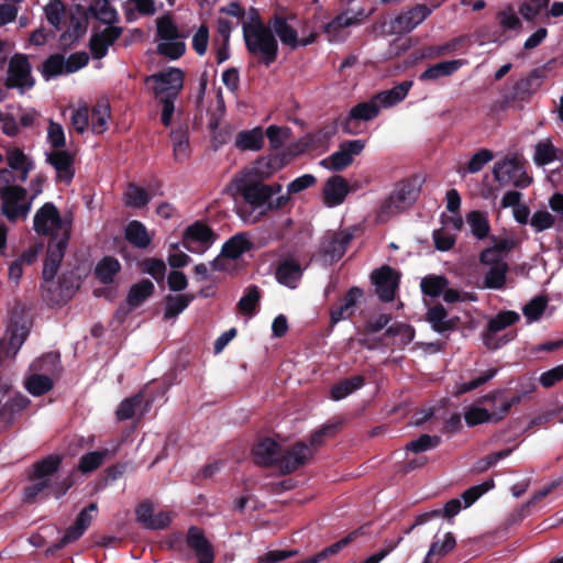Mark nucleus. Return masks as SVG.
Returning a JSON list of instances; mask_svg holds the SVG:
<instances>
[{"mask_svg":"<svg viewBox=\"0 0 563 563\" xmlns=\"http://www.w3.org/2000/svg\"><path fill=\"white\" fill-rule=\"evenodd\" d=\"M73 128L79 133H85L90 128L89 109L87 104H80L71 110L70 117Z\"/></svg>","mask_w":563,"mask_h":563,"instance_id":"052dcab7","label":"nucleus"},{"mask_svg":"<svg viewBox=\"0 0 563 563\" xmlns=\"http://www.w3.org/2000/svg\"><path fill=\"white\" fill-rule=\"evenodd\" d=\"M455 539L450 532L443 534L441 539L437 538L432 542L422 563L438 562L441 558L448 554L455 547Z\"/></svg>","mask_w":563,"mask_h":563,"instance_id":"f704fd0d","label":"nucleus"},{"mask_svg":"<svg viewBox=\"0 0 563 563\" xmlns=\"http://www.w3.org/2000/svg\"><path fill=\"white\" fill-rule=\"evenodd\" d=\"M126 240L137 247H146L151 243V236L146 228L139 221H132L125 229Z\"/></svg>","mask_w":563,"mask_h":563,"instance_id":"49530a36","label":"nucleus"},{"mask_svg":"<svg viewBox=\"0 0 563 563\" xmlns=\"http://www.w3.org/2000/svg\"><path fill=\"white\" fill-rule=\"evenodd\" d=\"M312 457V449L305 443H296L282 457L283 467L292 472Z\"/></svg>","mask_w":563,"mask_h":563,"instance_id":"393cba45","label":"nucleus"},{"mask_svg":"<svg viewBox=\"0 0 563 563\" xmlns=\"http://www.w3.org/2000/svg\"><path fill=\"white\" fill-rule=\"evenodd\" d=\"M334 133L335 129L329 126L316 133L302 136L296 143L288 146L285 153L258 159L254 166V174L260 178H268L286 166L295 156L300 155L305 151L325 148Z\"/></svg>","mask_w":563,"mask_h":563,"instance_id":"7ed1b4c3","label":"nucleus"},{"mask_svg":"<svg viewBox=\"0 0 563 563\" xmlns=\"http://www.w3.org/2000/svg\"><path fill=\"white\" fill-rule=\"evenodd\" d=\"M364 384L362 376H354L350 379H345L331 389V396L334 400H341L352 394L354 390L361 388Z\"/></svg>","mask_w":563,"mask_h":563,"instance_id":"864d4df0","label":"nucleus"},{"mask_svg":"<svg viewBox=\"0 0 563 563\" xmlns=\"http://www.w3.org/2000/svg\"><path fill=\"white\" fill-rule=\"evenodd\" d=\"M362 298L363 291L360 288H351L343 298V300L338 306L332 308L331 322L335 324L342 320L350 318L354 313L356 305L357 302H360Z\"/></svg>","mask_w":563,"mask_h":563,"instance_id":"4be33fe9","label":"nucleus"},{"mask_svg":"<svg viewBox=\"0 0 563 563\" xmlns=\"http://www.w3.org/2000/svg\"><path fill=\"white\" fill-rule=\"evenodd\" d=\"M280 185L267 186L258 183H249L244 177L231 181L228 190L238 199H243V205L238 207L239 217L247 223L257 222L267 212L268 199L274 194H280Z\"/></svg>","mask_w":563,"mask_h":563,"instance_id":"f03ea898","label":"nucleus"},{"mask_svg":"<svg viewBox=\"0 0 563 563\" xmlns=\"http://www.w3.org/2000/svg\"><path fill=\"white\" fill-rule=\"evenodd\" d=\"M415 200V191L410 184H398L391 194L380 203L377 220L386 222L394 216L406 210Z\"/></svg>","mask_w":563,"mask_h":563,"instance_id":"423d86ee","label":"nucleus"},{"mask_svg":"<svg viewBox=\"0 0 563 563\" xmlns=\"http://www.w3.org/2000/svg\"><path fill=\"white\" fill-rule=\"evenodd\" d=\"M431 13V10L424 4H418L411 9L405 10L394 19L384 23V32L388 34L409 33L421 24Z\"/></svg>","mask_w":563,"mask_h":563,"instance_id":"6e6552de","label":"nucleus"},{"mask_svg":"<svg viewBox=\"0 0 563 563\" xmlns=\"http://www.w3.org/2000/svg\"><path fill=\"white\" fill-rule=\"evenodd\" d=\"M375 290L384 301H391L395 298L399 283V274L388 266H383L372 274Z\"/></svg>","mask_w":563,"mask_h":563,"instance_id":"dca6fc26","label":"nucleus"},{"mask_svg":"<svg viewBox=\"0 0 563 563\" xmlns=\"http://www.w3.org/2000/svg\"><path fill=\"white\" fill-rule=\"evenodd\" d=\"M380 109L375 100V97L365 102H360L354 106L349 113L347 122L351 120H363L369 121L376 118L379 113Z\"/></svg>","mask_w":563,"mask_h":563,"instance_id":"79ce46f5","label":"nucleus"},{"mask_svg":"<svg viewBox=\"0 0 563 563\" xmlns=\"http://www.w3.org/2000/svg\"><path fill=\"white\" fill-rule=\"evenodd\" d=\"M192 297L188 295L167 296L165 303V319H173L183 312L191 301Z\"/></svg>","mask_w":563,"mask_h":563,"instance_id":"09e8293b","label":"nucleus"},{"mask_svg":"<svg viewBox=\"0 0 563 563\" xmlns=\"http://www.w3.org/2000/svg\"><path fill=\"white\" fill-rule=\"evenodd\" d=\"M427 319L432 329L439 333L453 330L459 321V318H448V313L442 306L430 308Z\"/></svg>","mask_w":563,"mask_h":563,"instance_id":"72a5a7b5","label":"nucleus"},{"mask_svg":"<svg viewBox=\"0 0 563 563\" xmlns=\"http://www.w3.org/2000/svg\"><path fill=\"white\" fill-rule=\"evenodd\" d=\"M111 119V108L107 99H99L89 113L90 130L95 134H102L108 130Z\"/></svg>","mask_w":563,"mask_h":563,"instance_id":"b1692460","label":"nucleus"},{"mask_svg":"<svg viewBox=\"0 0 563 563\" xmlns=\"http://www.w3.org/2000/svg\"><path fill=\"white\" fill-rule=\"evenodd\" d=\"M253 243L246 233H238L228 240L222 246V255L235 260L251 251Z\"/></svg>","mask_w":563,"mask_h":563,"instance_id":"473e14b6","label":"nucleus"},{"mask_svg":"<svg viewBox=\"0 0 563 563\" xmlns=\"http://www.w3.org/2000/svg\"><path fill=\"white\" fill-rule=\"evenodd\" d=\"M554 222L555 218L547 210L536 211L530 219V225L537 232H542L552 228Z\"/></svg>","mask_w":563,"mask_h":563,"instance_id":"774afa93","label":"nucleus"},{"mask_svg":"<svg viewBox=\"0 0 563 563\" xmlns=\"http://www.w3.org/2000/svg\"><path fill=\"white\" fill-rule=\"evenodd\" d=\"M148 409V404H144L143 396L136 395L123 400L117 409L119 420H126L139 415L142 416Z\"/></svg>","mask_w":563,"mask_h":563,"instance_id":"4c0bfd02","label":"nucleus"},{"mask_svg":"<svg viewBox=\"0 0 563 563\" xmlns=\"http://www.w3.org/2000/svg\"><path fill=\"white\" fill-rule=\"evenodd\" d=\"M494 485H495L494 481L488 479V481L483 482L479 485H476V486H473V487H470L468 489H466L461 496V498L464 501V508H467L471 505H473L483 494L490 490L494 487Z\"/></svg>","mask_w":563,"mask_h":563,"instance_id":"e2e57ef3","label":"nucleus"},{"mask_svg":"<svg viewBox=\"0 0 563 563\" xmlns=\"http://www.w3.org/2000/svg\"><path fill=\"white\" fill-rule=\"evenodd\" d=\"M271 27L278 36L282 44L284 46L289 47L290 49L307 46L313 43L316 40L314 33H310L307 36L298 37V33L296 29L291 25V23L288 20L280 16H275L271 21Z\"/></svg>","mask_w":563,"mask_h":563,"instance_id":"f8f14e48","label":"nucleus"},{"mask_svg":"<svg viewBox=\"0 0 563 563\" xmlns=\"http://www.w3.org/2000/svg\"><path fill=\"white\" fill-rule=\"evenodd\" d=\"M211 243V230L200 222L189 225L183 234V245L191 253H203Z\"/></svg>","mask_w":563,"mask_h":563,"instance_id":"2eb2a0df","label":"nucleus"},{"mask_svg":"<svg viewBox=\"0 0 563 563\" xmlns=\"http://www.w3.org/2000/svg\"><path fill=\"white\" fill-rule=\"evenodd\" d=\"M33 225L36 233L52 238L43 268V278L47 284L54 279L64 257L70 238L71 218L62 217L57 208L47 202L35 212Z\"/></svg>","mask_w":563,"mask_h":563,"instance_id":"f257e3e1","label":"nucleus"},{"mask_svg":"<svg viewBox=\"0 0 563 563\" xmlns=\"http://www.w3.org/2000/svg\"><path fill=\"white\" fill-rule=\"evenodd\" d=\"M519 319V313L515 311H503L489 320L488 329L490 332L496 333L516 323Z\"/></svg>","mask_w":563,"mask_h":563,"instance_id":"bf43d9fd","label":"nucleus"},{"mask_svg":"<svg viewBox=\"0 0 563 563\" xmlns=\"http://www.w3.org/2000/svg\"><path fill=\"white\" fill-rule=\"evenodd\" d=\"M305 268L296 260L286 258L276 268V280L289 289H296L301 280Z\"/></svg>","mask_w":563,"mask_h":563,"instance_id":"aec40b11","label":"nucleus"},{"mask_svg":"<svg viewBox=\"0 0 563 563\" xmlns=\"http://www.w3.org/2000/svg\"><path fill=\"white\" fill-rule=\"evenodd\" d=\"M7 161L12 169L21 172L20 180L25 181L29 173L33 169V162L30 157L20 148L12 147L7 151Z\"/></svg>","mask_w":563,"mask_h":563,"instance_id":"c9c22d12","label":"nucleus"},{"mask_svg":"<svg viewBox=\"0 0 563 563\" xmlns=\"http://www.w3.org/2000/svg\"><path fill=\"white\" fill-rule=\"evenodd\" d=\"M465 222L470 228L471 234L477 240L486 239L490 233V224L486 213L473 210L466 213Z\"/></svg>","mask_w":563,"mask_h":563,"instance_id":"2f4dec72","label":"nucleus"},{"mask_svg":"<svg viewBox=\"0 0 563 563\" xmlns=\"http://www.w3.org/2000/svg\"><path fill=\"white\" fill-rule=\"evenodd\" d=\"M12 174L8 169L0 170V200L2 214L9 221L26 219L32 207L24 188L11 184Z\"/></svg>","mask_w":563,"mask_h":563,"instance_id":"39448f33","label":"nucleus"},{"mask_svg":"<svg viewBox=\"0 0 563 563\" xmlns=\"http://www.w3.org/2000/svg\"><path fill=\"white\" fill-rule=\"evenodd\" d=\"M548 306V299L544 296L532 298L522 309V313L529 323L538 321Z\"/></svg>","mask_w":563,"mask_h":563,"instance_id":"6e6d98bb","label":"nucleus"},{"mask_svg":"<svg viewBox=\"0 0 563 563\" xmlns=\"http://www.w3.org/2000/svg\"><path fill=\"white\" fill-rule=\"evenodd\" d=\"M27 336V329L23 324H11L0 340V358L13 357Z\"/></svg>","mask_w":563,"mask_h":563,"instance_id":"a211bd4d","label":"nucleus"},{"mask_svg":"<svg viewBox=\"0 0 563 563\" xmlns=\"http://www.w3.org/2000/svg\"><path fill=\"white\" fill-rule=\"evenodd\" d=\"M254 457L260 464H272L278 456V444L272 439H264L253 449Z\"/></svg>","mask_w":563,"mask_h":563,"instance_id":"ea45409f","label":"nucleus"},{"mask_svg":"<svg viewBox=\"0 0 563 563\" xmlns=\"http://www.w3.org/2000/svg\"><path fill=\"white\" fill-rule=\"evenodd\" d=\"M25 388L33 396H41L53 387V382L48 376L32 374L25 379Z\"/></svg>","mask_w":563,"mask_h":563,"instance_id":"8fccbe9b","label":"nucleus"},{"mask_svg":"<svg viewBox=\"0 0 563 563\" xmlns=\"http://www.w3.org/2000/svg\"><path fill=\"white\" fill-rule=\"evenodd\" d=\"M154 288V284L148 279H143L132 285L126 297V303L130 309L140 307L152 296Z\"/></svg>","mask_w":563,"mask_h":563,"instance_id":"e433bc0d","label":"nucleus"},{"mask_svg":"<svg viewBox=\"0 0 563 563\" xmlns=\"http://www.w3.org/2000/svg\"><path fill=\"white\" fill-rule=\"evenodd\" d=\"M412 87V81L407 80L402 81L399 85L388 89L384 90L379 93H377L375 97V100L377 101L379 109H387L391 108L399 102H401L408 95L409 90Z\"/></svg>","mask_w":563,"mask_h":563,"instance_id":"a878e982","label":"nucleus"},{"mask_svg":"<svg viewBox=\"0 0 563 563\" xmlns=\"http://www.w3.org/2000/svg\"><path fill=\"white\" fill-rule=\"evenodd\" d=\"M245 45L251 54L269 65L277 57L278 44L273 29L257 18H252L243 25Z\"/></svg>","mask_w":563,"mask_h":563,"instance_id":"20e7f679","label":"nucleus"},{"mask_svg":"<svg viewBox=\"0 0 563 563\" xmlns=\"http://www.w3.org/2000/svg\"><path fill=\"white\" fill-rule=\"evenodd\" d=\"M157 49L169 59H177L185 53L186 45L180 36H177L173 40L159 41Z\"/></svg>","mask_w":563,"mask_h":563,"instance_id":"13d9d810","label":"nucleus"},{"mask_svg":"<svg viewBox=\"0 0 563 563\" xmlns=\"http://www.w3.org/2000/svg\"><path fill=\"white\" fill-rule=\"evenodd\" d=\"M349 241L350 238L344 232H331L324 236L322 250L331 261L338 260L344 254Z\"/></svg>","mask_w":563,"mask_h":563,"instance_id":"cd10ccee","label":"nucleus"},{"mask_svg":"<svg viewBox=\"0 0 563 563\" xmlns=\"http://www.w3.org/2000/svg\"><path fill=\"white\" fill-rule=\"evenodd\" d=\"M187 544L195 551L199 559L198 563H213L212 547L200 529L192 527L188 530Z\"/></svg>","mask_w":563,"mask_h":563,"instance_id":"412c9836","label":"nucleus"},{"mask_svg":"<svg viewBox=\"0 0 563 563\" xmlns=\"http://www.w3.org/2000/svg\"><path fill=\"white\" fill-rule=\"evenodd\" d=\"M170 141L175 161L184 162L188 159L191 154L188 130L186 128L173 130L170 132Z\"/></svg>","mask_w":563,"mask_h":563,"instance_id":"7c9ffc66","label":"nucleus"},{"mask_svg":"<svg viewBox=\"0 0 563 563\" xmlns=\"http://www.w3.org/2000/svg\"><path fill=\"white\" fill-rule=\"evenodd\" d=\"M353 188L346 178L341 175L330 176L323 184L321 200L324 207L335 208L341 206Z\"/></svg>","mask_w":563,"mask_h":563,"instance_id":"9b49d317","label":"nucleus"},{"mask_svg":"<svg viewBox=\"0 0 563 563\" xmlns=\"http://www.w3.org/2000/svg\"><path fill=\"white\" fill-rule=\"evenodd\" d=\"M556 158V150L549 139L541 140L536 144L533 161L537 165H548L554 162Z\"/></svg>","mask_w":563,"mask_h":563,"instance_id":"de8ad7c7","label":"nucleus"},{"mask_svg":"<svg viewBox=\"0 0 563 563\" xmlns=\"http://www.w3.org/2000/svg\"><path fill=\"white\" fill-rule=\"evenodd\" d=\"M550 0H526L519 8L520 14L528 21L534 20L548 5Z\"/></svg>","mask_w":563,"mask_h":563,"instance_id":"0e129e2a","label":"nucleus"},{"mask_svg":"<svg viewBox=\"0 0 563 563\" xmlns=\"http://www.w3.org/2000/svg\"><path fill=\"white\" fill-rule=\"evenodd\" d=\"M354 23H356L355 18L342 14L328 23L324 26V32L327 33L330 42H339L345 36V34H343L344 29L353 25Z\"/></svg>","mask_w":563,"mask_h":563,"instance_id":"37998d69","label":"nucleus"},{"mask_svg":"<svg viewBox=\"0 0 563 563\" xmlns=\"http://www.w3.org/2000/svg\"><path fill=\"white\" fill-rule=\"evenodd\" d=\"M137 521L147 529H164L172 522L169 511L155 512L154 506L150 501H144L135 510Z\"/></svg>","mask_w":563,"mask_h":563,"instance_id":"f3484780","label":"nucleus"},{"mask_svg":"<svg viewBox=\"0 0 563 563\" xmlns=\"http://www.w3.org/2000/svg\"><path fill=\"white\" fill-rule=\"evenodd\" d=\"M150 199V195L144 188L133 184H130L124 191V202L131 208H142Z\"/></svg>","mask_w":563,"mask_h":563,"instance_id":"3c124183","label":"nucleus"},{"mask_svg":"<svg viewBox=\"0 0 563 563\" xmlns=\"http://www.w3.org/2000/svg\"><path fill=\"white\" fill-rule=\"evenodd\" d=\"M89 12L107 26H112L118 18L115 9L108 0H95L89 7Z\"/></svg>","mask_w":563,"mask_h":563,"instance_id":"c03bdc74","label":"nucleus"},{"mask_svg":"<svg viewBox=\"0 0 563 563\" xmlns=\"http://www.w3.org/2000/svg\"><path fill=\"white\" fill-rule=\"evenodd\" d=\"M365 147L363 140H352L342 143L339 150L330 156L321 159L319 165L327 170L340 172L349 167L355 156L360 155Z\"/></svg>","mask_w":563,"mask_h":563,"instance_id":"9d476101","label":"nucleus"},{"mask_svg":"<svg viewBox=\"0 0 563 563\" xmlns=\"http://www.w3.org/2000/svg\"><path fill=\"white\" fill-rule=\"evenodd\" d=\"M47 161L55 168L58 180L68 183L73 178V159L65 151H53L46 154Z\"/></svg>","mask_w":563,"mask_h":563,"instance_id":"bb28decb","label":"nucleus"},{"mask_svg":"<svg viewBox=\"0 0 563 563\" xmlns=\"http://www.w3.org/2000/svg\"><path fill=\"white\" fill-rule=\"evenodd\" d=\"M88 59L86 53L71 54L67 58L59 54L52 55L44 62L42 75L49 80L57 76L75 73L85 67Z\"/></svg>","mask_w":563,"mask_h":563,"instance_id":"0eeeda50","label":"nucleus"},{"mask_svg":"<svg viewBox=\"0 0 563 563\" xmlns=\"http://www.w3.org/2000/svg\"><path fill=\"white\" fill-rule=\"evenodd\" d=\"M60 463L58 455H51L41 462L36 463L33 467L32 479L35 483L27 488V496H34L46 486V478L51 476Z\"/></svg>","mask_w":563,"mask_h":563,"instance_id":"6ab92c4d","label":"nucleus"},{"mask_svg":"<svg viewBox=\"0 0 563 563\" xmlns=\"http://www.w3.org/2000/svg\"><path fill=\"white\" fill-rule=\"evenodd\" d=\"M120 30L114 26H106L101 31L92 34L90 40V49L95 58L106 56L108 47L119 37Z\"/></svg>","mask_w":563,"mask_h":563,"instance_id":"5701e85b","label":"nucleus"},{"mask_svg":"<svg viewBox=\"0 0 563 563\" xmlns=\"http://www.w3.org/2000/svg\"><path fill=\"white\" fill-rule=\"evenodd\" d=\"M482 263L489 266L484 279L485 287L490 289H501L506 284V274L508 271L507 263L505 261Z\"/></svg>","mask_w":563,"mask_h":563,"instance_id":"c85d7f7f","label":"nucleus"},{"mask_svg":"<svg viewBox=\"0 0 563 563\" xmlns=\"http://www.w3.org/2000/svg\"><path fill=\"white\" fill-rule=\"evenodd\" d=\"M514 246V242L511 240H501L497 242L494 246L486 249L481 254V262H496V261H505V254L510 251Z\"/></svg>","mask_w":563,"mask_h":563,"instance_id":"4d7b16f0","label":"nucleus"},{"mask_svg":"<svg viewBox=\"0 0 563 563\" xmlns=\"http://www.w3.org/2000/svg\"><path fill=\"white\" fill-rule=\"evenodd\" d=\"M156 98L177 97L184 85V73L181 69L170 67L146 78Z\"/></svg>","mask_w":563,"mask_h":563,"instance_id":"1a4fd4ad","label":"nucleus"},{"mask_svg":"<svg viewBox=\"0 0 563 563\" xmlns=\"http://www.w3.org/2000/svg\"><path fill=\"white\" fill-rule=\"evenodd\" d=\"M521 400L520 396H515L512 398H503L499 395L487 396L483 398L484 402L489 404V409H492L493 419L495 422L501 420L510 410V408L518 404Z\"/></svg>","mask_w":563,"mask_h":563,"instance_id":"58836bf2","label":"nucleus"},{"mask_svg":"<svg viewBox=\"0 0 563 563\" xmlns=\"http://www.w3.org/2000/svg\"><path fill=\"white\" fill-rule=\"evenodd\" d=\"M494 176L499 183H510L517 187H527L531 178L516 158H506L496 164Z\"/></svg>","mask_w":563,"mask_h":563,"instance_id":"4468645a","label":"nucleus"},{"mask_svg":"<svg viewBox=\"0 0 563 563\" xmlns=\"http://www.w3.org/2000/svg\"><path fill=\"white\" fill-rule=\"evenodd\" d=\"M448 280L443 276L429 275L421 279L420 287L424 295L438 297L446 288Z\"/></svg>","mask_w":563,"mask_h":563,"instance_id":"5fc2aeb1","label":"nucleus"},{"mask_svg":"<svg viewBox=\"0 0 563 563\" xmlns=\"http://www.w3.org/2000/svg\"><path fill=\"white\" fill-rule=\"evenodd\" d=\"M489 406L484 408L479 405L468 407L464 413L465 421L468 426H476L485 422H495Z\"/></svg>","mask_w":563,"mask_h":563,"instance_id":"603ef678","label":"nucleus"},{"mask_svg":"<svg viewBox=\"0 0 563 563\" xmlns=\"http://www.w3.org/2000/svg\"><path fill=\"white\" fill-rule=\"evenodd\" d=\"M463 65L462 60H446L438 63L426 69L421 76V80H435L444 76H450Z\"/></svg>","mask_w":563,"mask_h":563,"instance_id":"a19ab883","label":"nucleus"},{"mask_svg":"<svg viewBox=\"0 0 563 563\" xmlns=\"http://www.w3.org/2000/svg\"><path fill=\"white\" fill-rule=\"evenodd\" d=\"M266 136L273 148H279L290 137V129L286 126L269 125Z\"/></svg>","mask_w":563,"mask_h":563,"instance_id":"338daca9","label":"nucleus"},{"mask_svg":"<svg viewBox=\"0 0 563 563\" xmlns=\"http://www.w3.org/2000/svg\"><path fill=\"white\" fill-rule=\"evenodd\" d=\"M34 82L27 58L21 54L14 55L9 64L7 85L24 91L31 89Z\"/></svg>","mask_w":563,"mask_h":563,"instance_id":"ddd939ff","label":"nucleus"},{"mask_svg":"<svg viewBox=\"0 0 563 563\" xmlns=\"http://www.w3.org/2000/svg\"><path fill=\"white\" fill-rule=\"evenodd\" d=\"M387 333L396 339V342L406 345L415 338V330L406 323H395L390 325Z\"/></svg>","mask_w":563,"mask_h":563,"instance_id":"69168bd1","label":"nucleus"},{"mask_svg":"<svg viewBox=\"0 0 563 563\" xmlns=\"http://www.w3.org/2000/svg\"><path fill=\"white\" fill-rule=\"evenodd\" d=\"M44 12L48 23L58 30L65 15V7L63 2L60 0H49L44 7Z\"/></svg>","mask_w":563,"mask_h":563,"instance_id":"680f3d73","label":"nucleus"},{"mask_svg":"<svg viewBox=\"0 0 563 563\" xmlns=\"http://www.w3.org/2000/svg\"><path fill=\"white\" fill-rule=\"evenodd\" d=\"M264 144V133L262 128L244 130L238 133L234 145L241 151H260Z\"/></svg>","mask_w":563,"mask_h":563,"instance_id":"c756f323","label":"nucleus"},{"mask_svg":"<svg viewBox=\"0 0 563 563\" xmlns=\"http://www.w3.org/2000/svg\"><path fill=\"white\" fill-rule=\"evenodd\" d=\"M121 264L113 257L102 258L95 268L96 277L103 284L113 282L114 276L120 272Z\"/></svg>","mask_w":563,"mask_h":563,"instance_id":"a18cd8bd","label":"nucleus"}]
</instances>
